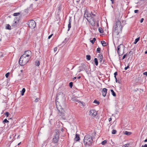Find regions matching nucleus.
<instances>
[{"instance_id": "f257e3e1", "label": "nucleus", "mask_w": 147, "mask_h": 147, "mask_svg": "<svg viewBox=\"0 0 147 147\" xmlns=\"http://www.w3.org/2000/svg\"><path fill=\"white\" fill-rule=\"evenodd\" d=\"M56 107L58 111V115L63 117L64 115L63 109L65 107V95L62 92L58 93L56 100Z\"/></svg>"}, {"instance_id": "f03ea898", "label": "nucleus", "mask_w": 147, "mask_h": 147, "mask_svg": "<svg viewBox=\"0 0 147 147\" xmlns=\"http://www.w3.org/2000/svg\"><path fill=\"white\" fill-rule=\"evenodd\" d=\"M92 139L90 135H87L84 137V142L86 146H90L92 145Z\"/></svg>"}, {"instance_id": "7ed1b4c3", "label": "nucleus", "mask_w": 147, "mask_h": 147, "mask_svg": "<svg viewBox=\"0 0 147 147\" xmlns=\"http://www.w3.org/2000/svg\"><path fill=\"white\" fill-rule=\"evenodd\" d=\"M22 56L20 57L19 60V63L21 66H23L26 64L29 61L30 57H28L24 56Z\"/></svg>"}, {"instance_id": "20e7f679", "label": "nucleus", "mask_w": 147, "mask_h": 147, "mask_svg": "<svg viewBox=\"0 0 147 147\" xmlns=\"http://www.w3.org/2000/svg\"><path fill=\"white\" fill-rule=\"evenodd\" d=\"M96 14L93 13L92 12L89 13L87 11H86L85 12L84 16V18H86L87 20H88V19L91 18H93V17H96Z\"/></svg>"}, {"instance_id": "39448f33", "label": "nucleus", "mask_w": 147, "mask_h": 147, "mask_svg": "<svg viewBox=\"0 0 147 147\" xmlns=\"http://www.w3.org/2000/svg\"><path fill=\"white\" fill-rule=\"evenodd\" d=\"M124 46L122 44L119 45L117 47V52L119 55L123 53Z\"/></svg>"}, {"instance_id": "423d86ee", "label": "nucleus", "mask_w": 147, "mask_h": 147, "mask_svg": "<svg viewBox=\"0 0 147 147\" xmlns=\"http://www.w3.org/2000/svg\"><path fill=\"white\" fill-rule=\"evenodd\" d=\"M59 133L58 131L56 132L55 135L53 139V142L54 143L58 142L59 139Z\"/></svg>"}, {"instance_id": "0eeeda50", "label": "nucleus", "mask_w": 147, "mask_h": 147, "mask_svg": "<svg viewBox=\"0 0 147 147\" xmlns=\"http://www.w3.org/2000/svg\"><path fill=\"white\" fill-rule=\"evenodd\" d=\"M28 25L31 28H34L36 26V24L35 21L33 20H30L28 23Z\"/></svg>"}, {"instance_id": "6e6552de", "label": "nucleus", "mask_w": 147, "mask_h": 147, "mask_svg": "<svg viewBox=\"0 0 147 147\" xmlns=\"http://www.w3.org/2000/svg\"><path fill=\"white\" fill-rule=\"evenodd\" d=\"M96 17H93V18H91L89 19H88V21L92 25L94 26L95 23V18Z\"/></svg>"}, {"instance_id": "1a4fd4ad", "label": "nucleus", "mask_w": 147, "mask_h": 147, "mask_svg": "<svg viewBox=\"0 0 147 147\" xmlns=\"http://www.w3.org/2000/svg\"><path fill=\"white\" fill-rule=\"evenodd\" d=\"M97 112L94 110H90L89 112V115L91 117H95L97 114Z\"/></svg>"}, {"instance_id": "9d476101", "label": "nucleus", "mask_w": 147, "mask_h": 147, "mask_svg": "<svg viewBox=\"0 0 147 147\" xmlns=\"http://www.w3.org/2000/svg\"><path fill=\"white\" fill-rule=\"evenodd\" d=\"M31 54V51H25L24 53L22 55L23 56H25L28 57H30V59L31 58L30 55Z\"/></svg>"}, {"instance_id": "9b49d317", "label": "nucleus", "mask_w": 147, "mask_h": 147, "mask_svg": "<svg viewBox=\"0 0 147 147\" xmlns=\"http://www.w3.org/2000/svg\"><path fill=\"white\" fill-rule=\"evenodd\" d=\"M116 26H117L118 28H119L120 30L122 29V26L121 24V22L119 20H118L116 23Z\"/></svg>"}, {"instance_id": "f8f14e48", "label": "nucleus", "mask_w": 147, "mask_h": 147, "mask_svg": "<svg viewBox=\"0 0 147 147\" xmlns=\"http://www.w3.org/2000/svg\"><path fill=\"white\" fill-rule=\"evenodd\" d=\"M107 92V89L106 88H104L102 89V96H105L106 95Z\"/></svg>"}, {"instance_id": "ddd939ff", "label": "nucleus", "mask_w": 147, "mask_h": 147, "mask_svg": "<svg viewBox=\"0 0 147 147\" xmlns=\"http://www.w3.org/2000/svg\"><path fill=\"white\" fill-rule=\"evenodd\" d=\"M85 68V65L84 64H82L79 67V71L84 70Z\"/></svg>"}, {"instance_id": "4468645a", "label": "nucleus", "mask_w": 147, "mask_h": 147, "mask_svg": "<svg viewBox=\"0 0 147 147\" xmlns=\"http://www.w3.org/2000/svg\"><path fill=\"white\" fill-rule=\"evenodd\" d=\"M98 58L99 60V61L101 63L103 60V57L102 55L101 54H99Z\"/></svg>"}, {"instance_id": "2eb2a0df", "label": "nucleus", "mask_w": 147, "mask_h": 147, "mask_svg": "<svg viewBox=\"0 0 147 147\" xmlns=\"http://www.w3.org/2000/svg\"><path fill=\"white\" fill-rule=\"evenodd\" d=\"M75 140L76 141H78L80 140L79 135L76 134V137L75 139Z\"/></svg>"}, {"instance_id": "dca6fc26", "label": "nucleus", "mask_w": 147, "mask_h": 147, "mask_svg": "<svg viewBox=\"0 0 147 147\" xmlns=\"http://www.w3.org/2000/svg\"><path fill=\"white\" fill-rule=\"evenodd\" d=\"M124 134L127 135H130L131 134V133L130 132L127 131H125L124 132Z\"/></svg>"}, {"instance_id": "f3484780", "label": "nucleus", "mask_w": 147, "mask_h": 147, "mask_svg": "<svg viewBox=\"0 0 147 147\" xmlns=\"http://www.w3.org/2000/svg\"><path fill=\"white\" fill-rule=\"evenodd\" d=\"M11 26L9 24H7L6 25V28L7 29L11 30Z\"/></svg>"}, {"instance_id": "a211bd4d", "label": "nucleus", "mask_w": 147, "mask_h": 147, "mask_svg": "<svg viewBox=\"0 0 147 147\" xmlns=\"http://www.w3.org/2000/svg\"><path fill=\"white\" fill-rule=\"evenodd\" d=\"M71 22L70 20H69V23L68 24V31H69L71 28Z\"/></svg>"}, {"instance_id": "6ab92c4d", "label": "nucleus", "mask_w": 147, "mask_h": 147, "mask_svg": "<svg viewBox=\"0 0 147 147\" xmlns=\"http://www.w3.org/2000/svg\"><path fill=\"white\" fill-rule=\"evenodd\" d=\"M25 90H26L25 88H24L22 89V91H21V95L22 96H23L24 95V92H25Z\"/></svg>"}, {"instance_id": "aec40b11", "label": "nucleus", "mask_w": 147, "mask_h": 147, "mask_svg": "<svg viewBox=\"0 0 147 147\" xmlns=\"http://www.w3.org/2000/svg\"><path fill=\"white\" fill-rule=\"evenodd\" d=\"M94 62L96 65L97 66L98 65V59L96 58H95L94 59Z\"/></svg>"}, {"instance_id": "412c9836", "label": "nucleus", "mask_w": 147, "mask_h": 147, "mask_svg": "<svg viewBox=\"0 0 147 147\" xmlns=\"http://www.w3.org/2000/svg\"><path fill=\"white\" fill-rule=\"evenodd\" d=\"M101 43L103 46H106L107 45V44L104 41H102Z\"/></svg>"}, {"instance_id": "4be33fe9", "label": "nucleus", "mask_w": 147, "mask_h": 147, "mask_svg": "<svg viewBox=\"0 0 147 147\" xmlns=\"http://www.w3.org/2000/svg\"><path fill=\"white\" fill-rule=\"evenodd\" d=\"M111 92L112 93V95L114 96H116V94L115 93V92H114L113 90H111Z\"/></svg>"}, {"instance_id": "5701e85b", "label": "nucleus", "mask_w": 147, "mask_h": 147, "mask_svg": "<svg viewBox=\"0 0 147 147\" xmlns=\"http://www.w3.org/2000/svg\"><path fill=\"white\" fill-rule=\"evenodd\" d=\"M140 39V37L136 38L135 40V41L134 42V44H136L138 42V41Z\"/></svg>"}, {"instance_id": "b1692460", "label": "nucleus", "mask_w": 147, "mask_h": 147, "mask_svg": "<svg viewBox=\"0 0 147 147\" xmlns=\"http://www.w3.org/2000/svg\"><path fill=\"white\" fill-rule=\"evenodd\" d=\"M86 59L88 60H90L91 59V57L89 55H87L86 56Z\"/></svg>"}, {"instance_id": "393cba45", "label": "nucleus", "mask_w": 147, "mask_h": 147, "mask_svg": "<svg viewBox=\"0 0 147 147\" xmlns=\"http://www.w3.org/2000/svg\"><path fill=\"white\" fill-rule=\"evenodd\" d=\"M114 29L115 31L117 30V31H118L119 29H120L119 28H118L117 26H114Z\"/></svg>"}, {"instance_id": "a878e982", "label": "nucleus", "mask_w": 147, "mask_h": 147, "mask_svg": "<svg viewBox=\"0 0 147 147\" xmlns=\"http://www.w3.org/2000/svg\"><path fill=\"white\" fill-rule=\"evenodd\" d=\"M35 65L36 66H38L40 65V63L39 61L37 60L35 63Z\"/></svg>"}, {"instance_id": "bb28decb", "label": "nucleus", "mask_w": 147, "mask_h": 147, "mask_svg": "<svg viewBox=\"0 0 147 147\" xmlns=\"http://www.w3.org/2000/svg\"><path fill=\"white\" fill-rule=\"evenodd\" d=\"M98 30L99 31V32L100 33H103V30L102 28H98Z\"/></svg>"}, {"instance_id": "cd10ccee", "label": "nucleus", "mask_w": 147, "mask_h": 147, "mask_svg": "<svg viewBox=\"0 0 147 147\" xmlns=\"http://www.w3.org/2000/svg\"><path fill=\"white\" fill-rule=\"evenodd\" d=\"M96 38H94L92 40H90V42L92 44H93L94 42H95V41L96 40Z\"/></svg>"}, {"instance_id": "c85d7f7f", "label": "nucleus", "mask_w": 147, "mask_h": 147, "mask_svg": "<svg viewBox=\"0 0 147 147\" xmlns=\"http://www.w3.org/2000/svg\"><path fill=\"white\" fill-rule=\"evenodd\" d=\"M20 14V13H13V16H17Z\"/></svg>"}, {"instance_id": "c756f323", "label": "nucleus", "mask_w": 147, "mask_h": 147, "mask_svg": "<svg viewBox=\"0 0 147 147\" xmlns=\"http://www.w3.org/2000/svg\"><path fill=\"white\" fill-rule=\"evenodd\" d=\"M107 141L106 140H105L102 142L101 144L102 145H105L107 143Z\"/></svg>"}, {"instance_id": "7c9ffc66", "label": "nucleus", "mask_w": 147, "mask_h": 147, "mask_svg": "<svg viewBox=\"0 0 147 147\" xmlns=\"http://www.w3.org/2000/svg\"><path fill=\"white\" fill-rule=\"evenodd\" d=\"M93 103H96V104H97L98 105L99 104V101H97L96 100H95L94 101Z\"/></svg>"}, {"instance_id": "2f4dec72", "label": "nucleus", "mask_w": 147, "mask_h": 147, "mask_svg": "<svg viewBox=\"0 0 147 147\" xmlns=\"http://www.w3.org/2000/svg\"><path fill=\"white\" fill-rule=\"evenodd\" d=\"M73 101H76L78 102H80V101L78 100H77V99L75 98H73Z\"/></svg>"}, {"instance_id": "473e14b6", "label": "nucleus", "mask_w": 147, "mask_h": 147, "mask_svg": "<svg viewBox=\"0 0 147 147\" xmlns=\"http://www.w3.org/2000/svg\"><path fill=\"white\" fill-rule=\"evenodd\" d=\"M97 51L99 53L100 52L101 49L100 48H98L97 49Z\"/></svg>"}, {"instance_id": "72a5a7b5", "label": "nucleus", "mask_w": 147, "mask_h": 147, "mask_svg": "<svg viewBox=\"0 0 147 147\" xmlns=\"http://www.w3.org/2000/svg\"><path fill=\"white\" fill-rule=\"evenodd\" d=\"M116 131L115 130H113L112 131V133L113 134H115L116 133Z\"/></svg>"}, {"instance_id": "f704fd0d", "label": "nucleus", "mask_w": 147, "mask_h": 147, "mask_svg": "<svg viewBox=\"0 0 147 147\" xmlns=\"http://www.w3.org/2000/svg\"><path fill=\"white\" fill-rule=\"evenodd\" d=\"M14 23L12 24V26H16L17 23V22L16 21H14Z\"/></svg>"}, {"instance_id": "c9c22d12", "label": "nucleus", "mask_w": 147, "mask_h": 147, "mask_svg": "<svg viewBox=\"0 0 147 147\" xmlns=\"http://www.w3.org/2000/svg\"><path fill=\"white\" fill-rule=\"evenodd\" d=\"M14 23L12 24V26H16L17 23V22L16 21H14Z\"/></svg>"}, {"instance_id": "e433bc0d", "label": "nucleus", "mask_w": 147, "mask_h": 147, "mask_svg": "<svg viewBox=\"0 0 147 147\" xmlns=\"http://www.w3.org/2000/svg\"><path fill=\"white\" fill-rule=\"evenodd\" d=\"M73 82H70L69 83V86L71 88H72V86H73Z\"/></svg>"}, {"instance_id": "4c0bfd02", "label": "nucleus", "mask_w": 147, "mask_h": 147, "mask_svg": "<svg viewBox=\"0 0 147 147\" xmlns=\"http://www.w3.org/2000/svg\"><path fill=\"white\" fill-rule=\"evenodd\" d=\"M9 122V121H8L7 119H5L3 121V122L5 123H8Z\"/></svg>"}, {"instance_id": "58836bf2", "label": "nucleus", "mask_w": 147, "mask_h": 147, "mask_svg": "<svg viewBox=\"0 0 147 147\" xmlns=\"http://www.w3.org/2000/svg\"><path fill=\"white\" fill-rule=\"evenodd\" d=\"M39 100V98H37L34 100V101L35 102H37Z\"/></svg>"}, {"instance_id": "ea45409f", "label": "nucleus", "mask_w": 147, "mask_h": 147, "mask_svg": "<svg viewBox=\"0 0 147 147\" xmlns=\"http://www.w3.org/2000/svg\"><path fill=\"white\" fill-rule=\"evenodd\" d=\"M9 113L8 112H7L6 113H5V115L7 117H8V116L9 115Z\"/></svg>"}, {"instance_id": "a19ab883", "label": "nucleus", "mask_w": 147, "mask_h": 147, "mask_svg": "<svg viewBox=\"0 0 147 147\" xmlns=\"http://www.w3.org/2000/svg\"><path fill=\"white\" fill-rule=\"evenodd\" d=\"M9 73H7L5 75V77L7 78L9 76Z\"/></svg>"}, {"instance_id": "79ce46f5", "label": "nucleus", "mask_w": 147, "mask_h": 147, "mask_svg": "<svg viewBox=\"0 0 147 147\" xmlns=\"http://www.w3.org/2000/svg\"><path fill=\"white\" fill-rule=\"evenodd\" d=\"M128 144H126L124 145H123L122 147H128Z\"/></svg>"}, {"instance_id": "37998d69", "label": "nucleus", "mask_w": 147, "mask_h": 147, "mask_svg": "<svg viewBox=\"0 0 147 147\" xmlns=\"http://www.w3.org/2000/svg\"><path fill=\"white\" fill-rule=\"evenodd\" d=\"M57 47H55L54 48V52H56L57 51Z\"/></svg>"}, {"instance_id": "c03bdc74", "label": "nucleus", "mask_w": 147, "mask_h": 147, "mask_svg": "<svg viewBox=\"0 0 147 147\" xmlns=\"http://www.w3.org/2000/svg\"><path fill=\"white\" fill-rule=\"evenodd\" d=\"M129 68V66L128 65L127 67H125V68L124 69L125 70H127V69Z\"/></svg>"}, {"instance_id": "a18cd8bd", "label": "nucleus", "mask_w": 147, "mask_h": 147, "mask_svg": "<svg viewBox=\"0 0 147 147\" xmlns=\"http://www.w3.org/2000/svg\"><path fill=\"white\" fill-rule=\"evenodd\" d=\"M126 55H127L126 54L124 55L122 59H124L126 57Z\"/></svg>"}, {"instance_id": "49530a36", "label": "nucleus", "mask_w": 147, "mask_h": 147, "mask_svg": "<svg viewBox=\"0 0 147 147\" xmlns=\"http://www.w3.org/2000/svg\"><path fill=\"white\" fill-rule=\"evenodd\" d=\"M141 147H147V144H146L144 145H142Z\"/></svg>"}, {"instance_id": "de8ad7c7", "label": "nucleus", "mask_w": 147, "mask_h": 147, "mask_svg": "<svg viewBox=\"0 0 147 147\" xmlns=\"http://www.w3.org/2000/svg\"><path fill=\"white\" fill-rule=\"evenodd\" d=\"M53 34H51V35L49 36L48 37V39H49L51 38L52 37V36L53 35Z\"/></svg>"}, {"instance_id": "09e8293b", "label": "nucleus", "mask_w": 147, "mask_h": 147, "mask_svg": "<svg viewBox=\"0 0 147 147\" xmlns=\"http://www.w3.org/2000/svg\"><path fill=\"white\" fill-rule=\"evenodd\" d=\"M143 20H144V18H142V19H141L140 22L141 23L143 21Z\"/></svg>"}, {"instance_id": "8fccbe9b", "label": "nucleus", "mask_w": 147, "mask_h": 147, "mask_svg": "<svg viewBox=\"0 0 147 147\" xmlns=\"http://www.w3.org/2000/svg\"><path fill=\"white\" fill-rule=\"evenodd\" d=\"M144 75H146L147 76V72H145L143 73Z\"/></svg>"}, {"instance_id": "3c124183", "label": "nucleus", "mask_w": 147, "mask_h": 147, "mask_svg": "<svg viewBox=\"0 0 147 147\" xmlns=\"http://www.w3.org/2000/svg\"><path fill=\"white\" fill-rule=\"evenodd\" d=\"M138 10H134V12L135 13H138Z\"/></svg>"}, {"instance_id": "603ef678", "label": "nucleus", "mask_w": 147, "mask_h": 147, "mask_svg": "<svg viewBox=\"0 0 147 147\" xmlns=\"http://www.w3.org/2000/svg\"><path fill=\"white\" fill-rule=\"evenodd\" d=\"M112 2V4H113L114 3V0H110Z\"/></svg>"}, {"instance_id": "864d4df0", "label": "nucleus", "mask_w": 147, "mask_h": 147, "mask_svg": "<svg viewBox=\"0 0 147 147\" xmlns=\"http://www.w3.org/2000/svg\"><path fill=\"white\" fill-rule=\"evenodd\" d=\"M114 76H116V75H117V72H116L115 73H114Z\"/></svg>"}, {"instance_id": "5fc2aeb1", "label": "nucleus", "mask_w": 147, "mask_h": 147, "mask_svg": "<svg viewBox=\"0 0 147 147\" xmlns=\"http://www.w3.org/2000/svg\"><path fill=\"white\" fill-rule=\"evenodd\" d=\"M111 118H109V121L110 122V121H111Z\"/></svg>"}, {"instance_id": "6e6d98bb", "label": "nucleus", "mask_w": 147, "mask_h": 147, "mask_svg": "<svg viewBox=\"0 0 147 147\" xmlns=\"http://www.w3.org/2000/svg\"><path fill=\"white\" fill-rule=\"evenodd\" d=\"M76 77H74L73 78V80H74L76 79Z\"/></svg>"}, {"instance_id": "4d7b16f0", "label": "nucleus", "mask_w": 147, "mask_h": 147, "mask_svg": "<svg viewBox=\"0 0 147 147\" xmlns=\"http://www.w3.org/2000/svg\"><path fill=\"white\" fill-rule=\"evenodd\" d=\"M144 141L145 142H147V139L145 140Z\"/></svg>"}, {"instance_id": "13d9d810", "label": "nucleus", "mask_w": 147, "mask_h": 147, "mask_svg": "<svg viewBox=\"0 0 147 147\" xmlns=\"http://www.w3.org/2000/svg\"><path fill=\"white\" fill-rule=\"evenodd\" d=\"M115 82H117V81H118L117 80V79H115Z\"/></svg>"}, {"instance_id": "bf43d9fd", "label": "nucleus", "mask_w": 147, "mask_h": 147, "mask_svg": "<svg viewBox=\"0 0 147 147\" xmlns=\"http://www.w3.org/2000/svg\"><path fill=\"white\" fill-rule=\"evenodd\" d=\"M145 53L146 54H147V50L145 52Z\"/></svg>"}, {"instance_id": "052dcab7", "label": "nucleus", "mask_w": 147, "mask_h": 147, "mask_svg": "<svg viewBox=\"0 0 147 147\" xmlns=\"http://www.w3.org/2000/svg\"><path fill=\"white\" fill-rule=\"evenodd\" d=\"M114 77H115V79H117V78L116 77V76H114Z\"/></svg>"}, {"instance_id": "680f3d73", "label": "nucleus", "mask_w": 147, "mask_h": 147, "mask_svg": "<svg viewBox=\"0 0 147 147\" xmlns=\"http://www.w3.org/2000/svg\"><path fill=\"white\" fill-rule=\"evenodd\" d=\"M80 78H81V77H80V76H79V77H78V79H80Z\"/></svg>"}, {"instance_id": "e2e57ef3", "label": "nucleus", "mask_w": 147, "mask_h": 147, "mask_svg": "<svg viewBox=\"0 0 147 147\" xmlns=\"http://www.w3.org/2000/svg\"><path fill=\"white\" fill-rule=\"evenodd\" d=\"M20 143H21V142H20V143H19L18 144V145H19L20 144Z\"/></svg>"}, {"instance_id": "0e129e2a", "label": "nucleus", "mask_w": 147, "mask_h": 147, "mask_svg": "<svg viewBox=\"0 0 147 147\" xmlns=\"http://www.w3.org/2000/svg\"><path fill=\"white\" fill-rule=\"evenodd\" d=\"M20 71L22 72L23 71V70H21Z\"/></svg>"}, {"instance_id": "69168bd1", "label": "nucleus", "mask_w": 147, "mask_h": 147, "mask_svg": "<svg viewBox=\"0 0 147 147\" xmlns=\"http://www.w3.org/2000/svg\"><path fill=\"white\" fill-rule=\"evenodd\" d=\"M66 40V39H65V41Z\"/></svg>"}, {"instance_id": "338daca9", "label": "nucleus", "mask_w": 147, "mask_h": 147, "mask_svg": "<svg viewBox=\"0 0 147 147\" xmlns=\"http://www.w3.org/2000/svg\"><path fill=\"white\" fill-rule=\"evenodd\" d=\"M1 39H0V41H1Z\"/></svg>"}, {"instance_id": "774afa93", "label": "nucleus", "mask_w": 147, "mask_h": 147, "mask_svg": "<svg viewBox=\"0 0 147 147\" xmlns=\"http://www.w3.org/2000/svg\"><path fill=\"white\" fill-rule=\"evenodd\" d=\"M97 26H98V24H97Z\"/></svg>"}]
</instances>
